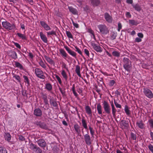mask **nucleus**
I'll use <instances>...</instances> for the list:
<instances>
[{
  "label": "nucleus",
  "mask_w": 153,
  "mask_h": 153,
  "mask_svg": "<svg viewBox=\"0 0 153 153\" xmlns=\"http://www.w3.org/2000/svg\"><path fill=\"white\" fill-rule=\"evenodd\" d=\"M3 27L7 30H14L16 28V25L14 24H11L8 22L5 21L2 22Z\"/></svg>",
  "instance_id": "1"
},
{
  "label": "nucleus",
  "mask_w": 153,
  "mask_h": 153,
  "mask_svg": "<svg viewBox=\"0 0 153 153\" xmlns=\"http://www.w3.org/2000/svg\"><path fill=\"white\" fill-rule=\"evenodd\" d=\"M123 67L128 73H130L131 68V63L130 61L127 58L124 57L123 60Z\"/></svg>",
  "instance_id": "2"
},
{
  "label": "nucleus",
  "mask_w": 153,
  "mask_h": 153,
  "mask_svg": "<svg viewBox=\"0 0 153 153\" xmlns=\"http://www.w3.org/2000/svg\"><path fill=\"white\" fill-rule=\"evenodd\" d=\"M83 128L82 129V132L84 137V140L86 144L88 146L90 145L92 142V140L90 135L88 134V131L87 130V134H84Z\"/></svg>",
  "instance_id": "3"
},
{
  "label": "nucleus",
  "mask_w": 153,
  "mask_h": 153,
  "mask_svg": "<svg viewBox=\"0 0 153 153\" xmlns=\"http://www.w3.org/2000/svg\"><path fill=\"white\" fill-rule=\"evenodd\" d=\"M30 148L35 153H42V149L36 145L32 143H29Z\"/></svg>",
  "instance_id": "4"
},
{
  "label": "nucleus",
  "mask_w": 153,
  "mask_h": 153,
  "mask_svg": "<svg viewBox=\"0 0 153 153\" xmlns=\"http://www.w3.org/2000/svg\"><path fill=\"white\" fill-rule=\"evenodd\" d=\"M143 93L144 95L149 99L153 98V93L152 91L147 88H143Z\"/></svg>",
  "instance_id": "5"
},
{
  "label": "nucleus",
  "mask_w": 153,
  "mask_h": 153,
  "mask_svg": "<svg viewBox=\"0 0 153 153\" xmlns=\"http://www.w3.org/2000/svg\"><path fill=\"white\" fill-rule=\"evenodd\" d=\"M100 33L104 34H106L108 33V29L105 25H100L98 26Z\"/></svg>",
  "instance_id": "6"
},
{
  "label": "nucleus",
  "mask_w": 153,
  "mask_h": 153,
  "mask_svg": "<svg viewBox=\"0 0 153 153\" xmlns=\"http://www.w3.org/2000/svg\"><path fill=\"white\" fill-rule=\"evenodd\" d=\"M35 73L36 76L38 78L42 79H45V76L43 71L40 69L36 68L35 69Z\"/></svg>",
  "instance_id": "7"
},
{
  "label": "nucleus",
  "mask_w": 153,
  "mask_h": 153,
  "mask_svg": "<svg viewBox=\"0 0 153 153\" xmlns=\"http://www.w3.org/2000/svg\"><path fill=\"white\" fill-rule=\"evenodd\" d=\"M103 108L105 111L108 114L111 113V108L109 103L106 101H104L103 102Z\"/></svg>",
  "instance_id": "8"
},
{
  "label": "nucleus",
  "mask_w": 153,
  "mask_h": 153,
  "mask_svg": "<svg viewBox=\"0 0 153 153\" xmlns=\"http://www.w3.org/2000/svg\"><path fill=\"white\" fill-rule=\"evenodd\" d=\"M36 142L39 146L43 148L44 149L47 145L46 142L43 139L40 138L36 141Z\"/></svg>",
  "instance_id": "9"
},
{
  "label": "nucleus",
  "mask_w": 153,
  "mask_h": 153,
  "mask_svg": "<svg viewBox=\"0 0 153 153\" xmlns=\"http://www.w3.org/2000/svg\"><path fill=\"white\" fill-rule=\"evenodd\" d=\"M40 23L41 26L45 30L48 31L51 30V27L45 22L43 21H40Z\"/></svg>",
  "instance_id": "10"
},
{
  "label": "nucleus",
  "mask_w": 153,
  "mask_h": 153,
  "mask_svg": "<svg viewBox=\"0 0 153 153\" xmlns=\"http://www.w3.org/2000/svg\"><path fill=\"white\" fill-rule=\"evenodd\" d=\"M91 45L94 49L97 52H101L102 51V49L100 46L97 45L94 42H92Z\"/></svg>",
  "instance_id": "11"
},
{
  "label": "nucleus",
  "mask_w": 153,
  "mask_h": 153,
  "mask_svg": "<svg viewBox=\"0 0 153 153\" xmlns=\"http://www.w3.org/2000/svg\"><path fill=\"white\" fill-rule=\"evenodd\" d=\"M36 124L39 127L42 128L47 130L48 129V126L44 122H41L40 121L37 122L36 123Z\"/></svg>",
  "instance_id": "12"
},
{
  "label": "nucleus",
  "mask_w": 153,
  "mask_h": 153,
  "mask_svg": "<svg viewBox=\"0 0 153 153\" xmlns=\"http://www.w3.org/2000/svg\"><path fill=\"white\" fill-rule=\"evenodd\" d=\"M65 48L70 55L75 58H76V53L75 52L71 50L70 48L67 46H65Z\"/></svg>",
  "instance_id": "13"
},
{
  "label": "nucleus",
  "mask_w": 153,
  "mask_h": 153,
  "mask_svg": "<svg viewBox=\"0 0 153 153\" xmlns=\"http://www.w3.org/2000/svg\"><path fill=\"white\" fill-rule=\"evenodd\" d=\"M34 114L37 117H41L42 114V111L39 108H36L34 111Z\"/></svg>",
  "instance_id": "14"
},
{
  "label": "nucleus",
  "mask_w": 153,
  "mask_h": 153,
  "mask_svg": "<svg viewBox=\"0 0 153 153\" xmlns=\"http://www.w3.org/2000/svg\"><path fill=\"white\" fill-rule=\"evenodd\" d=\"M40 38L43 42L45 43H47L48 42V39L46 35L42 32L39 33Z\"/></svg>",
  "instance_id": "15"
},
{
  "label": "nucleus",
  "mask_w": 153,
  "mask_h": 153,
  "mask_svg": "<svg viewBox=\"0 0 153 153\" xmlns=\"http://www.w3.org/2000/svg\"><path fill=\"white\" fill-rule=\"evenodd\" d=\"M74 128L77 133L79 135L81 133V127L77 123H76L74 125Z\"/></svg>",
  "instance_id": "16"
},
{
  "label": "nucleus",
  "mask_w": 153,
  "mask_h": 153,
  "mask_svg": "<svg viewBox=\"0 0 153 153\" xmlns=\"http://www.w3.org/2000/svg\"><path fill=\"white\" fill-rule=\"evenodd\" d=\"M137 126L140 129H143L145 128V124L142 120H140L136 123Z\"/></svg>",
  "instance_id": "17"
},
{
  "label": "nucleus",
  "mask_w": 153,
  "mask_h": 153,
  "mask_svg": "<svg viewBox=\"0 0 153 153\" xmlns=\"http://www.w3.org/2000/svg\"><path fill=\"white\" fill-rule=\"evenodd\" d=\"M68 9L70 12L74 15H78V11L77 10L71 6L68 7Z\"/></svg>",
  "instance_id": "18"
},
{
  "label": "nucleus",
  "mask_w": 153,
  "mask_h": 153,
  "mask_svg": "<svg viewBox=\"0 0 153 153\" xmlns=\"http://www.w3.org/2000/svg\"><path fill=\"white\" fill-rule=\"evenodd\" d=\"M104 17L106 21L108 22H112V17L108 13H105L104 14Z\"/></svg>",
  "instance_id": "19"
},
{
  "label": "nucleus",
  "mask_w": 153,
  "mask_h": 153,
  "mask_svg": "<svg viewBox=\"0 0 153 153\" xmlns=\"http://www.w3.org/2000/svg\"><path fill=\"white\" fill-rule=\"evenodd\" d=\"M85 110L86 113L89 115V116L91 117L92 112L90 107L88 105L86 106L85 107Z\"/></svg>",
  "instance_id": "20"
},
{
  "label": "nucleus",
  "mask_w": 153,
  "mask_h": 153,
  "mask_svg": "<svg viewBox=\"0 0 153 153\" xmlns=\"http://www.w3.org/2000/svg\"><path fill=\"white\" fill-rule=\"evenodd\" d=\"M75 72L77 75L80 77H81V75L80 74V67L79 65L76 66Z\"/></svg>",
  "instance_id": "21"
},
{
  "label": "nucleus",
  "mask_w": 153,
  "mask_h": 153,
  "mask_svg": "<svg viewBox=\"0 0 153 153\" xmlns=\"http://www.w3.org/2000/svg\"><path fill=\"white\" fill-rule=\"evenodd\" d=\"M5 140L8 142H10L11 139V137L9 133H5L4 135Z\"/></svg>",
  "instance_id": "22"
},
{
  "label": "nucleus",
  "mask_w": 153,
  "mask_h": 153,
  "mask_svg": "<svg viewBox=\"0 0 153 153\" xmlns=\"http://www.w3.org/2000/svg\"><path fill=\"white\" fill-rule=\"evenodd\" d=\"M97 109L98 111V113L99 114H102V107L100 103H98L97 105Z\"/></svg>",
  "instance_id": "23"
},
{
  "label": "nucleus",
  "mask_w": 153,
  "mask_h": 153,
  "mask_svg": "<svg viewBox=\"0 0 153 153\" xmlns=\"http://www.w3.org/2000/svg\"><path fill=\"white\" fill-rule=\"evenodd\" d=\"M45 58L46 60L51 65H54V61L49 57L47 56H45Z\"/></svg>",
  "instance_id": "24"
},
{
  "label": "nucleus",
  "mask_w": 153,
  "mask_h": 153,
  "mask_svg": "<svg viewBox=\"0 0 153 153\" xmlns=\"http://www.w3.org/2000/svg\"><path fill=\"white\" fill-rule=\"evenodd\" d=\"M129 23L132 25L137 26L139 24L137 21L134 19H130L129 20Z\"/></svg>",
  "instance_id": "25"
},
{
  "label": "nucleus",
  "mask_w": 153,
  "mask_h": 153,
  "mask_svg": "<svg viewBox=\"0 0 153 153\" xmlns=\"http://www.w3.org/2000/svg\"><path fill=\"white\" fill-rule=\"evenodd\" d=\"M47 36L48 37H51V36L56 35V33L55 31L54 30H52L50 31L47 32L46 33Z\"/></svg>",
  "instance_id": "26"
},
{
  "label": "nucleus",
  "mask_w": 153,
  "mask_h": 153,
  "mask_svg": "<svg viewBox=\"0 0 153 153\" xmlns=\"http://www.w3.org/2000/svg\"><path fill=\"white\" fill-rule=\"evenodd\" d=\"M50 102L51 105L54 107H56L58 106V104L54 100L53 98L51 99L50 100Z\"/></svg>",
  "instance_id": "27"
},
{
  "label": "nucleus",
  "mask_w": 153,
  "mask_h": 153,
  "mask_svg": "<svg viewBox=\"0 0 153 153\" xmlns=\"http://www.w3.org/2000/svg\"><path fill=\"white\" fill-rule=\"evenodd\" d=\"M91 3L94 6H98L100 3L99 0H90Z\"/></svg>",
  "instance_id": "28"
},
{
  "label": "nucleus",
  "mask_w": 153,
  "mask_h": 153,
  "mask_svg": "<svg viewBox=\"0 0 153 153\" xmlns=\"http://www.w3.org/2000/svg\"><path fill=\"white\" fill-rule=\"evenodd\" d=\"M10 56L12 58L16 59L17 58V56L16 53L14 51H12L10 53Z\"/></svg>",
  "instance_id": "29"
},
{
  "label": "nucleus",
  "mask_w": 153,
  "mask_h": 153,
  "mask_svg": "<svg viewBox=\"0 0 153 153\" xmlns=\"http://www.w3.org/2000/svg\"><path fill=\"white\" fill-rule=\"evenodd\" d=\"M48 91H50L52 89V87L50 83H47L45 85V88Z\"/></svg>",
  "instance_id": "30"
},
{
  "label": "nucleus",
  "mask_w": 153,
  "mask_h": 153,
  "mask_svg": "<svg viewBox=\"0 0 153 153\" xmlns=\"http://www.w3.org/2000/svg\"><path fill=\"white\" fill-rule=\"evenodd\" d=\"M17 35L19 38H21L22 40L27 39V37L25 34L18 33H17Z\"/></svg>",
  "instance_id": "31"
},
{
  "label": "nucleus",
  "mask_w": 153,
  "mask_h": 153,
  "mask_svg": "<svg viewBox=\"0 0 153 153\" xmlns=\"http://www.w3.org/2000/svg\"><path fill=\"white\" fill-rule=\"evenodd\" d=\"M124 111L126 114L127 115L129 116L130 115V111L127 105H125V106Z\"/></svg>",
  "instance_id": "32"
},
{
  "label": "nucleus",
  "mask_w": 153,
  "mask_h": 153,
  "mask_svg": "<svg viewBox=\"0 0 153 153\" xmlns=\"http://www.w3.org/2000/svg\"><path fill=\"white\" fill-rule=\"evenodd\" d=\"M82 126L83 128L85 129H87L88 126L87 123L86 122V120L84 118H82Z\"/></svg>",
  "instance_id": "33"
},
{
  "label": "nucleus",
  "mask_w": 153,
  "mask_h": 153,
  "mask_svg": "<svg viewBox=\"0 0 153 153\" xmlns=\"http://www.w3.org/2000/svg\"><path fill=\"white\" fill-rule=\"evenodd\" d=\"M61 74L65 80L66 81L68 79V76L65 71L64 70H62Z\"/></svg>",
  "instance_id": "34"
},
{
  "label": "nucleus",
  "mask_w": 153,
  "mask_h": 153,
  "mask_svg": "<svg viewBox=\"0 0 153 153\" xmlns=\"http://www.w3.org/2000/svg\"><path fill=\"white\" fill-rule=\"evenodd\" d=\"M0 153H7V152L5 147L0 146Z\"/></svg>",
  "instance_id": "35"
},
{
  "label": "nucleus",
  "mask_w": 153,
  "mask_h": 153,
  "mask_svg": "<svg viewBox=\"0 0 153 153\" xmlns=\"http://www.w3.org/2000/svg\"><path fill=\"white\" fill-rule=\"evenodd\" d=\"M15 65L16 67L20 68L21 70L23 69V67L22 65L19 62H15Z\"/></svg>",
  "instance_id": "36"
},
{
  "label": "nucleus",
  "mask_w": 153,
  "mask_h": 153,
  "mask_svg": "<svg viewBox=\"0 0 153 153\" xmlns=\"http://www.w3.org/2000/svg\"><path fill=\"white\" fill-rule=\"evenodd\" d=\"M72 90L74 95L76 97H77L78 96V94L76 91L75 85L74 84H73L72 85Z\"/></svg>",
  "instance_id": "37"
},
{
  "label": "nucleus",
  "mask_w": 153,
  "mask_h": 153,
  "mask_svg": "<svg viewBox=\"0 0 153 153\" xmlns=\"http://www.w3.org/2000/svg\"><path fill=\"white\" fill-rule=\"evenodd\" d=\"M23 77L24 79V82L26 83H27L28 85H29L30 83L28 77L25 75L23 76Z\"/></svg>",
  "instance_id": "38"
},
{
  "label": "nucleus",
  "mask_w": 153,
  "mask_h": 153,
  "mask_svg": "<svg viewBox=\"0 0 153 153\" xmlns=\"http://www.w3.org/2000/svg\"><path fill=\"white\" fill-rule=\"evenodd\" d=\"M59 51L62 55L65 57H67V54L64 49H61L59 50Z\"/></svg>",
  "instance_id": "39"
},
{
  "label": "nucleus",
  "mask_w": 153,
  "mask_h": 153,
  "mask_svg": "<svg viewBox=\"0 0 153 153\" xmlns=\"http://www.w3.org/2000/svg\"><path fill=\"white\" fill-rule=\"evenodd\" d=\"M117 35V33L113 32L111 34V39L112 40H114L116 38Z\"/></svg>",
  "instance_id": "40"
},
{
  "label": "nucleus",
  "mask_w": 153,
  "mask_h": 153,
  "mask_svg": "<svg viewBox=\"0 0 153 153\" xmlns=\"http://www.w3.org/2000/svg\"><path fill=\"white\" fill-rule=\"evenodd\" d=\"M39 65L43 68H46V66L45 64L44 63V62H43L42 60L41 59L39 61Z\"/></svg>",
  "instance_id": "41"
},
{
  "label": "nucleus",
  "mask_w": 153,
  "mask_h": 153,
  "mask_svg": "<svg viewBox=\"0 0 153 153\" xmlns=\"http://www.w3.org/2000/svg\"><path fill=\"white\" fill-rule=\"evenodd\" d=\"M74 46L76 49L75 51L77 52L79 54L82 56V53L81 51V50L77 46Z\"/></svg>",
  "instance_id": "42"
},
{
  "label": "nucleus",
  "mask_w": 153,
  "mask_h": 153,
  "mask_svg": "<svg viewBox=\"0 0 153 153\" xmlns=\"http://www.w3.org/2000/svg\"><path fill=\"white\" fill-rule=\"evenodd\" d=\"M133 7L137 11H139L141 10L140 6L138 4L133 5Z\"/></svg>",
  "instance_id": "43"
},
{
  "label": "nucleus",
  "mask_w": 153,
  "mask_h": 153,
  "mask_svg": "<svg viewBox=\"0 0 153 153\" xmlns=\"http://www.w3.org/2000/svg\"><path fill=\"white\" fill-rule=\"evenodd\" d=\"M13 78H15L19 82H21V79L19 76L17 74H14Z\"/></svg>",
  "instance_id": "44"
},
{
  "label": "nucleus",
  "mask_w": 153,
  "mask_h": 153,
  "mask_svg": "<svg viewBox=\"0 0 153 153\" xmlns=\"http://www.w3.org/2000/svg\"><path fill=\"white\" fill-rule=\"evenodd\" d=\"M111 109L113 116L115 118L116 116V114L117 110L115 107L112 108Z\"/></svg>",
  "instance_id": "45"
},
{
  "label": "nucleus",
  "mask_w": 153,
  "mask_h": 153,
  "mask_svg": "<svg viewBox=\"0 0 153 153\" xmlns=\"http://www.w3.org/2000/svg\"><path fill=\"white\" fill-rule=\"evenodd\" d=\"M112 54L114 56L116 57H119L120 55V54L119 52L116 51H113L112 53Z\"/></svg>",
  "instance_id": "46"
},
{
  "label": "nucleus",
  "mask_w": 153,
  "mask_h": 153,
  "mask_svg": "<svg viewBox=\"0 0 153 153\" xmlns=\"http://www.w3.org/2000/svg\"><path fill=\"white\" fill-rule=\"evenodd\" d=\"M66 34L68 37L69 38L72 39L73 36L71 33L69 31H66Z\"/></svg>",
  "instance_id": "47"
},
{
  "label": "nucleus",
  "mask_w": 153,
  "mask_h": 153,
  "mask_svg": "<svg viewBox=\"0 0 153 153\" xmlns=\"http://www.w3.org/2000/svg\"><path fill=\"white\" fill-rule=\"evenodd\" d=\"M55 77L56 78V79H57V80L58 82L59 83L60 85H62V82L61 79L59 77V76L57 75H56Z\"/></svg>",
  "instance_id": "48"
},
{
  "label": "nucleus",
  "mask_w": 153,
  "mask_h": 153,
  "mask_svg": "<svg viewBox=\"0 0 153 153\" xmlns=\"http://www.w3.org/2000/svg\"><path fill=\"white\" fill-rule=\"evenodd\" d=\"M89 128L90 130V134H91V135L93 137L94 133V130H93V128L91 127V126H89Z\"/></svg>",
  "instance_id": "49"
},
{
  "label": "nucleus",
  "mask_w": 153,
  "mask_h": 153,
  "mask_svg": "<svg viewBox=\"0 0 153 153\" xmlns=\"http://www.w3.org/2000/svg\"><path fill=\"white\" fill-rule=\"evenodd\" d=\"M114 105L117 108H119L120 109L122 107L121 105L118 104L115 100H114Z\"/></svg>",
  "instance_id": "50"
},
{
  "label": "nucleus",
  "mask_w": 153,
  "mask_h": 153,
  "mask_svg": "<svg viewBox=\"0 0 153 153\" xmlns=\"http://www.w3.org/2000/svg\"><path fill=\"white\" fill-rule=\"evenodd\" d=\"M131 137L133 140H136L137 138L136 135L133 132H131Z\"/></svg>",
  "instance_id": "51"
},
{
  "label": "nucleus",
  "mask_w": 153,
  "mask_h": 153,
  "mask_svg": "<svg viewBox=\"0 0 153 153\" xmlns=\"http://www.w3.org/2000/svg\"><path fill=\"white\" fill-rule=\"evenodd\" d=\"M44 97H43V99L44 100V102L45 103V105H48V100L47 99V97L46 96L44 95Z\"/></svg>",
  "instance_id": "52"
},
{
  "label": "nucleus",
  "mask_w": 153,
  "mask_h": 153,
  "mask_svg": "<svg viewBox=\"0 0 153 153\" xmlns=\"http://www.w3.org/2000/svg\"><path fill=\"white\" fill-rule=\"evenodd\" d=\"M59 89L62 96H64L65 95V89L63 90L61 87H59Z\"/></svg>",
  "instance_id": "53"
},
{
  "label": "nucleus",
  "mask_w": 153,
  "mask_h": 153,
  "mask_svg": "<svg viewBox=\"0 0 153 153\" xmlns=\"http://www.w3.org/2000/svg\"><path fill=\"white\" fill-rule=\"evenodd\" d=\"M62 67L63 68H64L67 71H68V67L66 65V64L64 62H62Z\"/></svg>",
  "instance_id": "54"
},
{
  "label": "nucleus",
  "mask_w": 153,
  "mask_h": 153,
  "mask_svg": "<svg viewBox=\"0 0 153 153\" xmlns=\"http://www.w3.org/2000/svg\"><path fill=\"white\" fill-rule=\"evenodd\" d=\"M71 21L72 22L73 24L75 27L76 28H78L79 27V25L78 24L75 23L73 19H71Z\"/></svg>",
  "instance_id": "55"
},
{
  "label": "nucleus",
  "mask_w": 153,
  "mask_h": 153,
  "mask_svg": "<svg viewBox=\"0 0 153 153\" xmlns=\"http://www.w3.org/2000/svg\"><path fill=\"white\" fill-rule=\"evenodd\" d=\"M148 148L151 152L153 153V146L151 144H149L148 146Z\"/></svg>",
  "instance_id": "56"
},
{
  "label": "nucleus",
  "mask_w": 153,
  "mask_h": 153,
  "mask_svg": "<svg viewBox=\"0 0 153 153\" xmlns=\"http://www.w3.org/2000/svg\"><path fill=\"white\" fill-rule=\"evenodd\" d=\"M118 27L117 30L119 32L122 28V25L120 22H119L118 23Z\"/></svg>",
  "instance_id": "57"
},
{
  "label": "nucleus",
  "mask_w": 153,
  "mask_h": 153,
  "mask_svg": "<svg viewBox=\"0 0 153 153\" xmlns=\"http://www.w3.org/2000/svg\"><path fill=\"white\" fill-rule=\"evenodd\" d=\"M115 82L114 80H111L109 83V85L110 86H112L115 83Z\"/></svg>",
  "instance_id": "58"
},
{
  "label": "nucleus",
  "mask_w": 153,
  "mask_h": 153,
  "mask_svg": "<svg viewBox=\"0 0 153 153\" xmlns=\"http://www.w3.org/2000/svg\"><path fill=\"white\" fill-rule=\"evenodd\" d=\"M149 122L150 126L153 128V120L150 119L149 120Z\"/></svg>",
  "instance_id": "59"
},
{
  "label": "nucleus",
  "mask_w": 153,
  "mask_h": 153,
  "mask_svg": "<svg viewBox=\"0 0 153 153\" xmlns=\"http://www.w3.org/2000/svg\"><path fill=\"white\" fill-rule=\"evenodd\" d=\"M19 139L21 141H23L25 140V138L22 135L19 136Z\"/></svg>",
  "instance_id": "60"
},
{
  "label": "nucleus",
  "mask_w": 153,
  "mask_h": 153,
  "mask_svg": "<svg viewBox=\"0 0 153 153\" xmlns=\"http://www.w3.org/2000/svg\"><path fill=\"white\" fill-rule=\"evenodd\" d=\"M84 51L85 53L88 57H89V53L88 50L87 49H84Z\"/></svg>",
  "instance_id": "61"
},
{
  "label": "nucleus",
  "mask_w": 153,
  "mask_h": 153,
  "mask_svg": "<svg viewBox=\"0 0 153 153\" xmlns=\"http://www.w3.org/2000/svg\"><path fill=\"white\" fill-rule=\"evenodd\" d=\"M14 45L18 48L21 49V47L20 45L17 42H14Z\"/></svg>",
  "instance_id": "62"
},
{
  "label": "nucleus",
  "mask_w": 153,
  "mask_h": 153,
  "mask_svg": "<svg viewBox=\"0 0 153 153\" xmlns=\"http://www.w3.org/2000/svg\"><path fill=\"white\" fill-rule=\"evenodd\" d=\"M126 16L127 17L131 18V15L130 12H126Z\"/></svg>",
  "instance_id": "63"
},
{
  "label": "nucleus",
  "mask_w": 153,
  "mask_h": 153,
  "mask_svg": "<svg viewBox=\"0 0 153 153\" xmlns=\"http://www.w3.org/2000/svg\"><path fill=\"white\" fill-rule=\"evenodd\" d=\"M135 42H140L142 41V39L138 37H137L135 39Z\"/></svg>",
  "instance_id": "64"
}]
</instances>
